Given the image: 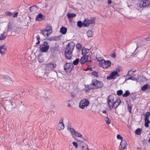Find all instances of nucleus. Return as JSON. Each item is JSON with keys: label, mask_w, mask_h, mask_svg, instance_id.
<instances>
[{"label": "nucleus", "mask_w": 150, "mask_h": 150, "mask_svg": "<svg viewBox=\"0 0 150 150\" xmlns=\"http://www.w3.org/2000/svg\"><path fill=\"white\" fill-rule=\"evenodd\" d=\"M75 45V44L73 42H71L67 46L64 54L67 59H69L71 58L72 56V52L74 49Z\"/></svg>", "instance_id": "f257e3e1"}, {"label": "nucleus", "mask_w": 150, "mask_h": 150, "mask_svg": "<svg viewBox=\"0 0 150 150\" xmlns=\"http://www.w3.org/2000/svg\"><path fill=\"white\" fill-rule=\"evenodd\" d=\"M103 83L101 81L93 79L92 80L90 84L86 85V88L88 90L93 89L100 88L103 86Z\"/></svg>", "instance_id": "f03ea898"}, {"label": "nucleus", "mask_w": 150, "mask_h": 150, "mask_svg": "<svg viewBox=\"0 0 150 150\" xmlns=\"http://www.w3.org/2000/svg\"><path fill=\"white\" fill-rule=\"evenodd\" d=\"M40 51L42 52H47L49 48V45L48 43L46 41L44 42L39 47Z\"/></svg>", "instance_id": "7ed1b4c3"}, {"label": "nucleus", "mask_w": 150, "mask_h": 150, "mask_svg": "<svg viewBox=\"0 0 150 150\" xmlns=\"http://www.w3.org/2000/svg\"><path fill=\"white\" fill-rule=\"evenodd\" d=\"M100 67L104 69H106L110 67L111 65V62L109 60H105L103 59L101 62L99 63Z\"/></svg>", "instance_id": "20e7f679"}, {"label": "nucleus", "mask_w": 150, "mask_h": 150, "mask_svg": "<svg viewBox=\"0 0 150 150\" xmlns=\"http://www.w3.org/2000/svg\"><path fill=\"white\" fill-rule=\"evenodd\" d=\"M95 17H92L91 19H85L83 22V25L84 27L88 26L90 24H93L95 23Z\"/></svg>", "instance_id": "39448f33"}, {"label": "nucleus", "mask_w": 150, "mask_h": 150, "mask_svg": "<svg viewBox=\"0 0 150 150\" xmlns=\"http://www.w3.org/2000/svg\"><path fill=\"white\" fill-rule=\"evenodd\" d=\"M150 4V0H140L138 6L140 7L148 6Z\"/></svg>", "instance_id": "423d86ee"}, {"label": "nucleus", "mask_w": 150, "mask_h": 150, "mask_svg": "<svg viewBox=\"0 0 150 150\" xmlns=\"http://www.w3.org/2000/svg\"><path fill=\"white\" fill-rule=\"evenodd\" d=\"M64 69L66 72H70L73 68V65L71 63H67L64 66Z\"/></svg>", "instance_id": "0eeeda50"}, {"label": "nucleus", "mask_w": 150, "mask_h": 150, "mask_svg": "<svg viewBox=\"0 0 150 150\" xmlns=\"http://www.w3.org/2000/svg\"><path fill=\"white\" fill-rule=\"evenodd\" d=\"M127 143L125 139L122 140L119 146V150H126L127 147Z\"/></svg>", "instance_id": "6e6552de"}, {"label": "nucleus", "mask_w": 150, "mask_h": 150, "mask_svg": "<svg viewBox=\"0 0 150 150\" xmlns=\"http://www.w3.org/2000/svg\"><path fill=\"white\" fill-rule=\"evenodd\" d=\"M46 68L49 71L53 70L56 67V64L53 62H50L45 64Z\"/></svg>", "instance_id": "1a4fd4ad"}, {"label": "nucleus", "mask_w": 150, "mask_h": 150, "mask_svg": "<svg viewBox=\"0 0 150 150\" xmlns=\"http://www.w3.org/2000/svg\"><path fill=\"white\" fill-rule=\"evenodd\" d=\"M118 74V73L117 71H113L110 74L109 76L107 77V79L110 80L112 79H115L116 78L117 76H119Z\"/></svg>", "instance_id": "9d476101"}, {"label": "nucleus", "mask_w": 150, "mask_h": 150, "mask_svg": "<svg viewBox=\"0 0 150 150\" xmlns=\"http://www.w3.org/2000/svg\"><path fill=\"white\" fill-rule=\"evenodd\" d=\"M6 52V49L5 45L0 46V53L1 55H4Z\"/></svg>", "instance_id": "9b49d317"}, {"label": "nucleus", "mask_w": 150, "mask_h": 150, "mask_svg": "<svg viewBox=\"0 0 150 150\" xmlns=\"http://www.w3.org/2000/svg\"><path fill=\"white\" fill-rule=\"evenodd\" d=\"M88 56L84 55L82 57L80 60L79 62L81 64H83L86 62L88 60Z\"/></svg>", "instance_id": "f8f14e48"}, {"label": "nucleus", "mask_w": 150, "mask_h": 150, "mask_svg": "<svg viewBox=\"0 0 150 150\" xmlns=\"http://www.w3.org/2000/svg\"><path fill=\"white\" fill-rule=\"evenodd\" d=\"M62 122H59L57 126L56 129L57 130H60L63 129L64 128V125L63 123V120Z\"/></svg>", "instance_id": "ddd939ff"}, {"label": "nucleus", "mask_w": 150, "mask_h": 150, "mask_svg": "<svg viewBox=\"0 0 150 150\" xmlns=\"http://www.w3.org/2000/svg\"><path fill=\"white\" fill-rule=\"evenodd\" d=\"M114 99L113 96L112 95L109 96L107 99L108 103H113Z\"/></svg>", "instance_id": "4468645a"}, {"label": "nucleus", "mask_w": 150, "mask_h": 150, "mask_svg": "<svg viewBox=\"0 0 150 150\" xmlns=\"http://www.w3.org/2000/svg\"><path fill=\"white\" fill-rule=\"evenodd\" d=\"M41 33L45 37H48L50 33L46 31L45 29L43 30H40Z\"/></svg>", "instance_id": "2eb2a0df"}, {"label": "nucleus", "mask_w": 150, "mask_h": 150, "mask_svg": "<svg viewBox=\"0 0 150 150\" xmlns=\"http://www.w3.org/2000/svg\"><path fill=\"white\" fill-rule=\"evenodd\" d=\"M67 31V29L64 27H62L60 29V32L63 34H65Z\"/></svg>", "instance_id": "dca6fc26"}, {"label": "nucleus", "mask_w": 150, "mask_h": 150, "mask_svg": "<svg viewBox=\"0 0 150 150\" xmlns=\"http://www.w3.org/2000/svg\"><path fill=\"white\" fill-rule=\"evenodd\" d=\"M29 10L31 12H35L37 10V7L36 6H30L29 8Z\"/></svg>", "instance_id": "f3484780"}, {"label": "nucleus", "mask_w": 150, "mask_h": 150, "mask_svg": "<svg viewBox=\"0 0 150 150\" xmlns=\"http://www.w3.org/2000/svg\"><path fill=\"white\" fill-rule=\"evenodd\" d=\"M114 104H108V107L110 110H111L112 108H116L120 104H118L117 105H116L115 106Z\"/></svg>", "instance_id": "a211bd4d"}, {"label": "nucleus", "mask_w": 150, "mask_h": 150, "mask_svg": "<svg viewBox=\"0 0 150 150\" xmlns=\"http://www.w3.org/2000/svg\"><path fill=\"white\" fill-rule=\"evenodd\" d=\"M40 18L41 19H43V16L41 13H39L36 17L35 20L36 21H39V19Z\"/></svg>", "instance_id": "6ab92c4d"}, {"label": "nucleus", "mask_w": 150, "mask_h": 150, "mask_svg": "<svg viewBox=\"0 0 150 150\" xmlns=\"http://www.w3.org/2000/svg\"><path fill=\"white\" fill-rule=\"evenodd\" d=\"M76 16V14L74 13H68L67 14V16L68 19H70L71 18H72L75 17Z\"/></svg>", "instance_id": "aec40b11"}, {"label": "nucleus", "mask_w": 150, "mask_h": 150, "mask_svg": "<svg viewBox=\"0 0 150 150\" xmlns=\"http://www.w3.org/2000/svg\"><path fill=\"white\" fill-rule=\"evenodd\" d=\"M144 126L146 127H149V124L150 123V121L149 119H144Z\"/></svg>", "instance_id": "412c9836"}, {"label": "nucleus", "mask_w": 150, "mask_h": 150, "mask_svg": "<svg viewBox=\"0 0 150 150\" xmlns=\"http://www.w3.org/2000/svg\"><path fill=\"white\" fill-rule=\"evenodd\" d=\"M150 86L149 84H146L145 85H144L142 88V90L143 91H144L146 89L150 88Z\"/></svg>", "instance_id": "4be33fe9"}, {"label": "nucleus", "mask_w": 150, "mask_h": 150, "mask_svg": "<svg viewBox=\"0 0 150 150\" xmlns=\"http://www.w3.org/2000/svg\"><path fill=\"white\" fill-rule=\"evenodd\" d=\"M89 51V50L86 48H84L82 50V53L83 54H86Z\"/></svg>", "instance_id": "5701e85b"}, {"label": "nucleus", "mask_w": 150, "mask_h": 150, "mask_svg": "<svg viewBox=\"0 0 150 150\" xmlns=\"http://www.w3.org/2000/svg\"><path fill=\"white\" fill-rule=\"evenodd\" d=\"M67 129L70 132L71 134L73 136L74 134L76 131L73 128H68Z\"/></svg>", "instance_id": "b1692460"}, {"label": "nucleus", "mask_w": 150, "mask_h": 150, "mask_svg": "<svg viewBox=\"0 0 150 150\" xmlns=\"http://www.w3.org/2000/svg\"><path fill=\"white\" fill-rule=\"evenodd\" d=\"M130 94V92L128 90H127L125 91V93L122 94V96L123 97H127Z\"/></svg>", "instance_id": "393cba45"}, {"label": "nucleus", "mask_w": 150, "mask_h": 150, "mask_svg": "<svg viewBox=\"0 0 150 150\" xmlns=\"http://www.w3.org/2000/svg\"><path fill=\"white\" fill-rule=\"evenodd\" d=\"M6 35L4 33L2 34H1V36H0V40H3L5 39L6 38Z\"/></svg>", "instance_id": "a878e982"}, {"label": "nucleus", "mask_w": 150, "mask_h": 150, "mask_svg": "<svg viewBox=\"0 0 150 150\" xmlns=\"http://www.w3.org/2000/svg\"><path fill=\"white\" fill-rule=\"evenodd\" d=\"M89 104H79V107L82 109H84L85 107H86Z\"/></svg>", "instance_id": "bb28decb"}, {"label": "nucleus", "mask_w": 150, "mask_h": 150, "mask_svg": "<svg viewBox=\"0 0 150 150\" xmlns=\"http://www.w3.org/2000/svg\"><path fill=\"white\" fill-rule=\"evenodd\" d=\"M104 120L107 125H108L110 123L111 120L108 117L105 118Z\"/></svg>", "instance_id": "cd10ccee"}, {"label": "nucleus", "mask_w": 150, "mask_h": 150, "mask_svg": "<svg viewBox=\"0 0 150 150\" xmlns=\"http://www.w3.org/2000/svg\"><path fill=\"white\" fill-rule=\"evenodd\" d=\"M87 34L88 37H92L93 35V32L91 30L88 31L87 32Z\"/></svg>", "instance_id": "c85d7f7f"}, {"label": "nucleus", "mask_w": 150, "mask_h": 150, "mask_svg": "<svg viewBox=\"0 0 150 150\" xmlns=\"http://www.w3.org/2000/svg\"><path fill=\"white\" fill-rule=\"evenodd\" d=\"M114 101L113 103H121V101L118 98H114Z\"/></svg>", "instance_id": "c756f323"}, {"label": "nucleus", "mask_w": 150, "mask_h": 150, "mask_svg": "<svg viewBox=\"0 0 150 150\" xmlns=\"http://www.w3.org/2000/svg\"><path fill=\"white\" fill-rule=\"evenodd\" d=\"M150 115V113L149 112H147L145 114L144 119H149V117Z\"/></svg>", "instance_id": "7c9ffc66"}, {"label": "nucleus", "mask_w": 150, "mask_h": 150, "mask_svg": "<svg viewBox=\"0 0 150 150\" xmlns=\"http://www.w3.org/2000/svg\"><path fill=\"white\" fill-rule=\"evenodd\" d=\"M35 38L37 40L36 43V45H38L40 44V36L39 35H37V36L35 37Z\"/></svg>", "instance_id": "2f4dec72"}, {"label": "nucleus", "mask_w": 150, "mask_h": 150, "mask_svg": "<svg viewBox=\"0 0 150 150\" xmlns=\"http://www.w3.org/2000/svg\"><path fill=\"white\" fill-rule=\"evenodd\" d=\"M76 49L78 50H80L82 48V46L81 44L77 43L76 45Z\"/></svg>", "instance_id": "473e14b6"}, {"label": "nucleus", "mask_w": 150, "mask_h": 150, "mask_svg": "<svg viewBox=\"0 0 150 150\" xmlns=\"http://www.w3.org/2000/svg\"><path fill=\"white\" fill-rule=\"evenodd\" d=\"M79 103H89V102L87 100L83 99L81 100Z\"/></svg>", "instance_id": "72a5a7b5"}, {"label": "nucleus", "mask_w": 150, "mask_h": 150, "mask_svg": "<svg viewBox=\"0 0 150 150\" xmlns=\"http://www.w3.org/2000/svg\"><path fill=\"white\" fill-rule=\"evenodd\" d=\"M45 29L46 30V31L48 32L49 33H51L52 29L51 26H47Z\"/></svg>", "instance_id": "f704fd0d"}, {"label": "nucleus", "mask_w": 150, "mask_h": 150, "mask_svg": "<svg viewBox=\"0 0 150 150\" xmlns=\"http://www.w3.org/2000/svg\"><path fill=\"white\" fill-rule=\"evenodd\" d=\"M135 71H132L131 70L129 71L128 72L127 75L129 76H131L134 74V72Z\"/></svg>", "instance_id": "c9c22d12"}, {"label": "nucleus", "mask_w": 150, "mask_h": 150, "mask_svg": "<svg viewBox=\"0 0 150 150\" xmlns=\"http://www.w3.org/2000/svg\"><path fill=\"white\" fill-rule=\"evenodd\" d=\"M79 61H80L79 59H76L73 61V63L74 65H76L78 64Z\"/></svg>", "instance_id": "e433bc0d"}, {"label": "nucleus", "mask_w": 150, "mask_h": 150, "mask_svg": "<svg viewBox=\"0 0 150 150\" xmlns=\"http://www.w3.org/2000/svg\"><path fill=\"white\" fill-rule=\"evenodd\" d=\"M128 110L129 112L130 113H132V106L130 104H128L127 105Z\"/></svg>", "instance_id": "4c0bfd02"}, {"label": "nucleus", "mask_w": 150, "mask_h": 150, "mask_svg": "<svg viewBox=\"0 0 150 150\" xmlns=\"http://www.w3.org/2000/svg\"><path fill=\"white\" fill-rule=\"evenodd\" d=\"M141 129L138 128L135 131L136 133L138 135H140L141 134Z\"/></svg>", "instance_id": "58836bf2"}, {"label": "nucleus", "mask_w": 150, "mask_h": 150, "mask_svg": "<svg viewBox=\"0 0 150 150\" xmlns=\"http://www.w3.org/2000/svg\"><path fill=\"white\" fill-rule=\"evenodd\" d=\"M123 91L121 90H120L117 91V94L118 96H120L122 95Z\"/></svg>", "instance_id": "ea45409f"}, {"label": "nucleus", "mask_w": 150, "mask_h": 150, "mask_svg": "<svg viewBox=\"0 0 150 150\" xmlns=\"http://www.w3.org/2000/svg\"><path fill=\"white\" fill-rule=\"evenodd\" d=\"M92 75L96 77L98 76V73L96 71H93L92 73Z\"/></svg>", "instance_id": "a19ab883"}, {"label": "nucleus", "mask_w": 150, "mask_h": 150, "mask_svg": "<svg viewBox=\"0 0 150 150\" xmlns=\"http://www.w3.org/2000/svg\"><path fill=\"white\" fill-rule=\"evenodd\" d=\"M74 135L78 137H82V135L81 134L76 132Z\"/></svg>", "instance_id": "79ce46f5"}, {"label": "nucleus", "mask_w": 150, "mask_h": 150, "mask_svg": "<svg viewBox=\"0 0 150 150\" xmlns=\"http://www.w3.org/2000/svg\"><path fill=\"white\" fill-rule=\"evenodd\" d=\"M82 25H83V24H82V23L81 21H79L77 22V25L79 27V28L81 27L82 26Z\"/></svg>", "instance_id": "37998d69"}, {"label": "nucleus", "mask_w": 150, "mask_h": 150, "mask_svg": "<svg viewBox=\"0 0 150 150\" xmlns=\"http://www.w3.org/2000/svg\"><path fill=\"white\" fill-rule=\"evenodd\" d=\"M48 128V126L47 125L45 126L42 128L43 130L45 132H46L47 129Z\"/></svg>", "instance_id": "c03bdc74"}, {"label": "nucleus", "mask_w": 150, "mask_h": 150, "mask_svg": "<svg viewBox=\"0 0 150 150\" xmlns=\"http://www.w3.org/2000/svg\"><path fill=\"white\" fill-rule=\"evenodd\" d=\"M117 137L118 139H120L121 140V141L122 140H123L122 137V136H121L119 134H117Z\"/></svg>", "instance_id": "a18cd8bd"}, {"label": "nucleus", "mask_w": 150, "mask_h": 150, "mask_svg": "<svg viewBox=\"0 0 150 150\" xmlns=\"http://www.w3.org/2000/svg\"><path fill=\"white\" fill-rule=\"evenodd\" d=\"M72 144L76 148H77L78 147V144L75 142H73L72 143Z\"/></svg>", "instance_id": "49530a36"}, {"label": "nucleus", "mask_w": 150, "mask_h": 150, "mask_svg": "<svg viewBox=\"0 0 150 150\" xmlns=\"http://www.w3.org/2000/svg\"><path fill=\"white\" fill-rule=\"evenodd\" d=\"M96 59L98 61L100 62H101V61L103 59H102V58H100L98 57H96Z\"/></svg>", "instance_id": "de8ad7c7"}, {"label": "nucleus", "mask_w": 150, "mask_h": 150, "mask_svg": "<svg viewBox=\"0 0 150 150\" xmlns=\"http://www.w3.org/2000/svg\"><path fill=\"white\" fill-rule=\"evenodd\" d=\"M129 79L132 80L133 81H135L136 80V79L134 77H131L129 78Z\"/></svg>", "instance_id": "09e8293b"}, {"label": "nucleus", "mask_w": 150, "mask_h": 150, "mask_svg": "<svg viewBox=\"0 0 150 150\" xmlns=\"http://www.w3.org/2000/svg\"><path fill=\"white\" fill-rule=\"evenodd\" d=\"M145 40H146L149 41L150 40V34L146 38H145Z\"/></svg>", "instance_id": "8fccbe9b"}, {"label": "nucleus", "mask_w": 150, "mask_h": 150, "mask_svg": "<svg viewBox=\"0 0 150 150\" xmlns=\"http://www.w3.org/2000/svg\"><path fill=\"white\" fill-rule=\"evenodd\" d=\"M110 56L112 58H115L116 56V55L115 53L110 54Z\"/></svg>", "instance_id": "3c124183"}, {"label": "nucleus", "mask_w": 150, "mask_h": 150, "mask_svg": "<svg viewBox=\"0 0 150 150\" xmlns=\"http://www.w3.org/2000/svg\"><path fill=\"white\" fill-rule=\"evenodd\" d=\"M6 14L7 15H8V16H11V15H12V13L10 12H7L6 13Z\"/></svg>", "instance_id": "603ef678"}, {"label": "nucleus", "mask_w": 150, "mask_h": 150, "mask_svg": "<svg viewBox=\"0 0 150 150\" xmlns=\"http://www.w3.org/2000/svg\"><path fill=\"white\" fill-rule=\"evenodd\" d=\"M38 60L40 62H43V60L40 59V57H38Z\"/></svg>", "instance_id": "864d4df0"}, {"label": "nucleus", "mask_w": 150, "mask_h": 150, "mask_svg": "<svg viewBox=\"0 0 150 150\" xmlns=\"http://www.w3.org/2000/svg\"><path fill=\"white\" fill-rule=\"evenodd\" d=\"M120 71V68H117L116 69V70L115 71H117V73H118V72H119Z\"/></svg>", "instance_id": "5fc2aeb1"}, {"label": "nucleus", "mask_w": 150, "mask_h": 150, "mask_svg": "<svg viewBox=\"0 0 150 150\" xmlns=\"http://www.w3.org/2000/svg\"><path fill=\"white\" fill-rule=\"evenodd\" d=\"M18 14V12H16V13H15L13 14V17H17V16Z\"/></svg>", "instance_id": "6e6d98bb"}, {"label": "nucleus", "mask_w": 150, "mask_h": 150, "mask_svg": "<svg viewBox=\"0 0 150 150\" xmlns=\"http://www.w3.org/2000/svg\"><path fill=\"white\" fill-rule=\"evenodd\" d=\"M108 4H110L112 3V1L111 0H108Z\"/></svg>", "instance_id": "4d7b16f0"}, {"label": "nucleus", "mask_w": 150, "mask_h": 150, "mask_svg": "<svg viewBox=\"0 0 150 150\" xmlns=\"http://www.w3.org/2000/svg\"><path fill=\"white\" fill-rule=\"evenodd\" d=\"M71 96L73 98H74L75 96V95L73 94H71Z\"/></svg>", "instance_id": "13d9d810"}, {"label": "nucleus", "mask_w": 150, "mask_h": 150, "mask_svg": "<svg viewBox=\"0 0 150 150\" xmlns=\"http://www.w3.org/2000/svg\"><path fill=\"white\" fill-rule=\"evenodd\" d=\"M102 112L103 113H106V111L105 110H104Z\"/></svg>", "instance_id": "bf43d9fd"}, {"label": "nucleus", "mask_w": 150, "mask_h": 150, "mask_svg": "<svg viewBox=\"0 0 150 150\" xmlns=\"http://www.w3.org/2000/svg\"><path fill=\"white\" fill-rule=\"evenodd\" d=\"M137 150H141V149L140 148L138 147L137 148Z\"/></svg>", "instance_id": "052dcab7"}, {"label": "nucleus", "mask_w": 150, "mask_h": 150, "mask_svg": "<svg viewBox=\"0 0 150 150\" xmlns=\"http://www.w3.org/2000/svg\"><path fill=\"white\" fill-rule=\"evenodd\" d=\"M67 106L69 107H71V105L69 104H68L67 105Z\"/></svg>", "instance_id": "680f3d73"}, {"label": "nucleus", "mask_w": 150, "mask_h": 150, "mask_svg": "<svg viewBox=\"0 0 150 150\" xmlns=\"http://www.w3.org/2000/svg\"><path fill=\"white\" fill-rule=\"evenodd\" d=\"M88 69H86V70H85V71H86L88 70Z\"/></svg>", "instance_id": "e2e57ef3"}]
</instances>
